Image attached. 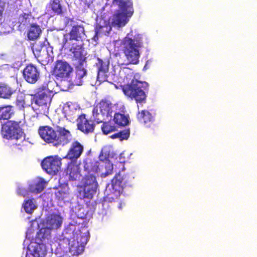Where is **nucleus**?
<instances>
[{"instance_id": "72a5a7b5", "label": "nucleus", "mask_w": 257, "mask_h": 257, "mask_svg": "<svg viewBox=\"0 0 257 257\" xmlns=\"http://www.w3.org/2000/svg\"><path fill=\"white\" fill-rule=\"evenodd\" d=\"M90 200H89V201L86 203V209H84V207H82L83 211L81 212V214H83L81 215L82 219H89L91 217L92 208L90 205L88 204V202H90Z\"/></svg>"}, {"instance_id": "4468645a", "label": "nucleus", "mask_w": 257, "mask_h": 257, "mask_svg": "<svg viewBox=\"0 0 257 257\" xmlns=\"http://www.w3.org/2000/svg\"><path fill=\"white\" fill-rule=\"evenodd\" d=\"M23 76L28 82L33 84L38 80L40 73L36 66L30 64L24 69Z\"/></svg>"}, {"instance_id": "6e6552de", "label": "nucleus", "mask_w": 257, "mask_h": 257, "mask_svg": "<svg viewBox=\"0 0 257 257\" xmlns=\"http://www.w3.org/2000/svg\"><path fill=\"white\" fill-rule=\"evenodd\" d=\"M79 29L80 26L73 27L70 33V39L75 41L70 49L71 58L73 65L78 69L80 66V45L77 39L79 37Z\"/></svg>"}, {"instance_id": "cd10ccee", "label": "nucleus", "mask_w": 257, "mask_h": 257, "mask_svg": "<svg viewBox=\"0 0 257 257\" xmlns=\"http://www.w3.org/2000/svg\"><path fill=\"white\" fill-rule=\"evenodd\" d=\"M68 107L70 110V115L76 114L77 121V128L80 130V121L78 119L80 118V114L79 113L80 107L77 103L71 102L68 104Z\"/></svg>"}, {"instance_id": "423d86ee", "label": "nucleus", "mask_w": 257, "mask_h": 257, "mask_svg": "<svg viewBox=\"0 0 257 257\" xmlns=\"http://www.w3.org/2000/svg\"><path fill=\"white\" fill-rule=\"evenodd\" d=\"M1 134L4 138L11 140L16 145H20L25 139L22 129L16 122L9 121L2 125Z\"/></svg>"}, {"instance_id": "aec40b11", "label": "nucleus", "mask_w": 257, "mask_h": 257, "mask_svg": "<svg viewBox=\"0 0 257 257\" xmlns=\"http://www.w3.org/2000/svg\"><path fill=\"white\" fill-rule=\"evenodd\" d=\"M137 118L140 123L144 124L147 127L150 126L154 120L153 115L147 110L139 111Z\"/></svg>"}, {"instance_id": "b1692460", "label": "nucleus", "mask_w": 257, "mask_h": 257, "mask_svg": "<svg viewBox=\"0 0 257 257\" xmlns=\"http://www.w3.org/2000/svg\"><path fill=\"white\" fill-rule=\"evenodd\" d=\"M94 125L92 120L86 119L84 114H81V132L87 134L93 131Z\"/></svg>"}, {"instance_id": "a878e982", "label": "nucleus", "mask_w": 257, "mask_h": 257, "mask_svg": "<svg viewBox=\"0 0 257 257\" xmlns=\"http://www.w3.org/2000/svg\"><path fill=\"white\" fill-rule=\"evenodd\" d=\"M123 176H122L120 173L116 174L111 180V184L110 188L115 190V191L121 192L123 190Z\"/></svg>"}, {"instance_id": "412c9836", "label": "nucleus", "mask_w": 257, "mask_h": 257, "mask_svg": "<svg viewBox=\"0 0 257 257\" xmlns=\"http://www.w3.org/2000/svg\"><path fill=\"white\" fill-rule=\"evenodd\" d=\"M109 62L108 61H103L98 58L97 62L96 63V66L97 68V78L104 79L106 77V73L109 70Z\"/></svg>"}, {"instance_id": "473e14b6", "label": "nucleus", "mask_w": 257, "mask_h": 257, "mask_svg": "<svg viewBox=\"0 0 257 257\" xmlns=\"http://www.w3.org/2000/svg\"><path fill=\"white\" fill-rule=\"evenodd\" d=\"M101 130L105 135H107L116 130V126L110 121L104 122L101 125Z\"/></svg>"}, {"instance_id": "dca6fc26", "label": "nucleus", "mask_w": 257, "mask_h": 257, "mask_svg": "<svg viewBox=\"0 0 257 257\" xmlns=\"http://www.w3.org/2000/svg\"><path fill=\"white\" fill-rule=\"evenodd\" d=\"M46 184L44 179L37 177L29 182L28 189L32 193L39 194L43 191Z\"/></svg>"}, {"instance_id": "4be33fe9", "label": "nucleus", "mask_w": 257, "mask_h": 257, "mask_svg": "<svg viewBox=\"0 0 257 257\" xmlns=\"http://www.w3.org/2000/svg\"><path fill=\"white\" fill-rule=\"evenodd\" d=\"M101 114L107 118L111 117L112 113V104L106 99H102L98 104Z\"/></svg>"}, {"instance_id": "5701e85b", "label": "nucleus", "mask_w": 257, "mask_h": 257, "mask_svg": "<svg viewBox=\"0 0 257 257\" xmlns=\"http://www.w3.org/2000/svg\"><path fill=\"white\" fill-rule=\"evenodd\" d=\"M41 33L40 26L36 24H32L27 30V37L29 40L34 41L39 38Z\"/></svg>"}, {"instance_id": "ddd939ff", "label": "nucleus", "mask_w": 257, "mask_h": 257, "mask_svg": "<svg viewBox=\"0 0 257 257\" xmlns=\"http://www.w3.org/2000/svg\"><path fill=\"white\" fill-rule=\"evenodd\" d=\"M40 137L48 143H53L55 146L56 138V127L55 129L48 126H42L39 129Z\"/></svg>"}, {"instance_id": "bb28decb", "label": "nucleus", "mask_w": 257, "mask_h": 257, "mask_svg": "<svg viewBox=\"0 0 257 257\" xmlns=\"http://www.w3.org/2000/svg\"><path fill=\"white\" fill-rule=\"evenodd\" d=\"M106 192V194L104 199L105 201L108 202H112L117 201L121 193L110 188L107 189Z\"/></svg>"}, {"instance_id": "2eb2a0df", "label": "nucleus", "mask_w": 257, "mask_h": 257, "mask_svg": "<svg viewBox=\"0 0 257 257\" xmlns=\"http://www.w3.org/2000/svg\"><path fill=\"white\" fill-rule=\"evenodd\" d=\"M71 71L70 66L66 62L58 61L55 65L54 73L56 77L60 78H67Z\"/></svg>"}, {"instance_id": "2f4dec72", "label": "nucleus", "mask_w": 257, "mask_h": 257, "mask_svg": "<svg viewBox=\"0 0 257 257\" xmlns=\"http://www.w3.org/2000/svg\"><path fill=\"white\" fill-rule=\"evenodd\" d=\"M12 92L9 87L4 83H0V97L9 98Z\"/></svg>"}, {"instance_id": "9b49d317", "label": "nucleus", "mask_w": 257, "mask_h": 257, "mask_svg": "<svg viewBox=\"0 0 257 257\" xmlns=\"http://www.w3.org/2000/svg\"><path fill=\"white\" fill-rule=\"evenodd\" d=\"M61 160L56 157H50L44 159L42 162V168L50 175H56L61 168Z\"/></svg>"}, {"instance_id": "49530a36", "label": "nucleus", "mask_w": 257, "mask_h": 257, "mask_svg": "<svg viewBox=\"0 0 257 257\" xmlns=\"http://www.w3.org/2000/svg\"><path fill=\"white\" fill-rule=\"evenodd\" d=\"M76 252H77V254H79V250H78V249L76 251Z\"/></svg>"}, {"instance_id": "7c9ffc66", "label": "nucleus", "mask_w": 257, "mask_h": 257, "mask_svg": "<svg viewBox=\"0 0 257 257\" xmlns=\"http://www.w3.org/2000/svg\"><path fill=\"white\" fill-rule=\"evenodd\" d=\"M12 113V106L7 105L0 107V119H8Z\"/></svg>"}, {"instance_id": "c85d7f7f", "label": "nucleus", "mask_w": 257, "mask_h": 257, "mask_svg": "<svg viewBox=\"0 0 257 257\" xmlns=\"http://www.w3.org/2000/svg\"><path fill=\"white\" fill-rule=\"evenodd\" d=\"M113 121L118 126H124L128 124L129 120L128 117L124 114L120 113H115Z\"/></svg>"}, {"instance_id": "a211bd4d", "label": "nucleus", "mask_w": 257, "mask_h": 257, "mask_svg": "<svg viewBox=\"0 0 257 257\" xmlns=\"http://www.w3.org/2000/svg\"><path fill=\"white\" fill-rule=\"evenodd\" d=\"M33 53L39 62L42 65H45L52 61V56L49 53L48 48L45 46L41 47L40 50L34 48Z\"/></svg>"}, {"instance_id": "c9c22d12", "label": "nucleus", "mask_w": 257, "mask_h": 257, "mask_svg": "<svg viewBox=\"0 0 257 257\" xmlns=\"http://www.w3.org/2000/svg\"><path fill=\"white\" fill-rule=\"evenodd\" d=\"M81 247H84L87 244L90 238V234L86 228H81Z\"/></svg>"}, {"instance_id": "f8f14e48", "label": "nucleus", "mask_w": 257, "mask_h": 257, "mask_svg": "<svg viewBox=\"0 0 257 257\" xmlns=\"http://www.w3.org/2000/svg\"><path fill=\"white\" fill-rule=\"evenodd\" d=\"M72 140V135L68 130L65 127L56 126V138L55 146L65 145Z\"/></svg>"}, {"instance_id": "393cba45", "label": "nucleus", "mask_w": 257, "mask_h": 257, "mask_svg": "<svg viewBox=\"0 0 257 257\" xmlns=\"http://www.w3.org/2000/svg\"><path fill=\"white\" fill-rule=\"evenodd\" d=\"M123 176H122L120 173L116 174L111 180V184L110 188L115 190V191L121 192L123 190Z\"/></svg>"}, {"instance_id": "7ed1b4c3", "label": "nucleus", "mask_w": 257, "mask_h": 257, "mask_svg": "<svg viewBox=\"0 0 257 257\" xmlns=\"http://www.w3.org/2000/svg\"><path fill=\"white\" fill-rule=\"evenodd\" d=\"M112 5L118 7L112 16V25L118 27H123L134 13L132 1L112 0Z\"/></svg>"}, {"instance_id": "1a4fd4ad", "label": "nucleus", "mask_w": 257, "mask_h": 257, "mask_svg": "<svg viewBox=\"0 0 257 257\" xmlns=\"http://www.w3.org/2000/svg\"><path fill=\"white\" fill-rule=\"evenodd\" d=\"M97 183L94 174H88L83 179V197L84 199L91 200L96 192Z\"/></svg>"}, {"instance_id": "09e8293b", "label": "nucleus", "mask_w": 257, "mask_h": 257, "mask_svg": "<svg viewBox=\"0 0 257 257\" xmlns=\"http://www.w3.org/2000/svg\"><path fill=\"white\" fill-rule=\"evenodd\" d=\"M81 153H82V151H83V147L81 146Z\"/></svg>"}, {"instance_id": "79ce46f5", "label": "nucleus", "mask_w": 257, "mask_h": 257, "mask_svg": "<svg viewBox=\"0 0 257 257\" xmlns=\"http://www.w3.org/2000/svg\"><path fill=\"white\" fill-rule=\"evenodd\" d=\"M105 26H99L98 27H96L95 29V34L96 35H99L101 33V30L104 28Z\"/></svg>"}, {"instance_id": "58836bf2", "label": "nucleus", "mask_w": 257, "mask_h": 257, "mask_svg": "<svg viewBox=\"0 0 257 257\" xmlns=\"http://www.w3.org/2000/svg\"><path fill=\"white\" fill-rule=\"evenodd\" d=\"M100 160L102 161L101 164H100L99 163V166L101 167V168H99L100 169L101 175H103L106 176V162L103 161L102 160V159H100Z\"/></svg>"}, {"instance_id": "a19ab883", "label": "nucleus", "mask_w": 257, "mask_h": 257, "mask_svg": "<svg viewBox=\"0 0 257 257\" xmlns=\"http://www.w3.org/2000/svg\"><path fill=\"white\" fill-rule=\"evenodd\" d=\"M5 7V3L3 1H0V20L2 19L3 11Z\"/></svg>"}, {"instance_id": "c756f323", "label": "nucleus", "mask_w": 257, "mask_h": 257, "mask_svg": "<svg viewBox=\"0 0 257 257\" xmlns=\"http://www.w3.org/2000/svg\"><path fill=\"white\" fill-rule=\"evenodd\" d=\"M23 207L26 212L32 214L37 208L36 201L33 199L28 200L23 203Z\"/></svg>"}, {"instance_id": "20e7f679", "label": "nucleus", "mask_w": 257, "mask_h": 257, "mask_svg": "<svg viewBox=\"0 0 257 257\" xmlns=\"http://www.w3.org/2000/svg\"><path fill=\"white\" fill-rule=\"evenodd\" d=\"M52 82L43 85L38 94L34 97L32 103L33 108L38 110L39 113L45 114L48 112L51 100V90L49 86Z\"/></svg>"}, {"instance_id": "e433bc0d", "label": "nucleus", "mask_w": 257, "mask_h": 257, "mask_svg": "<svg viewBox=\"0 0 257 257\" xmlns=\"http://www.w3.org/2000/svg\"><path fill=\"white\" fill-rule=\"evenodd\" d=\"M31 19L32 16L29 13H24L19 17V21L24 25L30 23Z\"/></svg>"}, {"instance_id": "39448f33", "label": "nucleus", "mask_w": 257, "mask_h": 257, "mask_svg": "<svg viewBox=\"0 0 257 257\" xmlns=\"http://www.w3.org/2000/svg\"><path fill=\"white\" fill-rule=\"evenodd\" d=\"M80 156V143L78 141L74 142L71 145L70 149L66 158L71 160V163L68 165L67 173L69 175L72 180L79 178L80 163H76V161Z\"/></svg>"}, {"instance_id": "4c0bfd02", "label": "nucleus", "mask_w": 257, "mask_h": 257, "mask_svg": "<svg viewBox=\"0 0 257 257\" xmlns=\"http://www.w3.org/2000/svg\"><path fill=\"white\" fill-rule=\"evenodd\" d=\"M24 97V95L22 93H20L18 95L17 98V103L19 106H23L25 103Z\"/></svg>"}, {"instance_id": "c03bdc74", "label": "nucleus", "mask_w": 257, "mask_h": 257, "mask_svg": "<svg viewBox=\"0 0 257 257\" xmlns=\"http://www.w3.org/2000/svg\"><path fill=\"white\" fill-rule=\"evenodd\" d=\"M81 71H83V74H81V78H82L83 76L86 75L87 71L86 69H85L84 68H81Z\"/></svg>"}, {"instance_id": "f704fd0d", "label": "nucleus", "mask_w": 257, "mask_h": 257, "mask_svg": "<svg viewBox=\"0 0 257 257\" xmlns=\"http://www.w3.org/2000/svg\"><path fill=\"white\" fill-rule=\"evenodd\" d=\"M50 4L54 12L57 14H60L62 13V7L59 0H53L50 2Z\"/></svg>"}, {"instance_id": "f3484780", "label": "nucleus", "mask_w": 257, "mask_h": 257, "mask_svg": "<svg viewBox=\"0 0 257 257\" xmlns=\"http://www.w3.org/2000/svg\"><path fill=\"white\" fill-rule=\"evenodd\" d=\"M84 170L88 174H95L101 172L99 162L95 160L92 156H89L84 161Z\"/></svg>"}, {"instance_id": "de8ad7c7", "label": "nucleus", "mask_w": 257, "mask_h": 257, "mask_svg": "<svg viewBox=\"0 0 257 257\" xmlns=\"http://www.w3.org/2000/svg\"><path fill=\"white\" fill-rule=\"evenodd\" d=\"M83 250H84V249L83 248H81V254L82 253Z\"/></svg>"}, {"instance_id": "37998d69", "label": "nucleus", "mask_w": 257, "mask_h": 257, "mask_svg": "<svg viewBox=\"0 0 257 257\" xmlns=\"http://www.w3.org/2000/svg\"><path fill=\"white\" fill-rule=\"evenodd\" d=\"M119 134H120V133H116L111 136V138L114 139L116 138H119Z\"/></svg>"}, {"instance_id": "9d476101", "label": "nucleus", "mask_w": 257, "mask_h": 257, "mask_svg": "<svg viewBox=\"0 0 257 257\" xmlns=\"http://www.w3.org/2000/svg\"><path fill=\"white\" fill-rule=\"evenodd\" d=\"M25 253V257H44L46 254V247L43 243L30 240ZM22 257H24L23 255Z\"/></svg>"}, {"instance_id": "6ab92c4d", "label": "nucleus", "mask_w": 257, "mask_h": 257, "mask_svg": "<svg viewBox=\"0 0 257 257\" xmlns=\"http://www.w3.org/2000/svg\"><path fill=\"white\" fill-rule=\"evenodd\" d=\"M62 217L58 214H51L47 216L43 226H46L50 230L56 229L61 225Z\"/></svg>"}, {"instance_id": "f03ea898", "label": "nucleus", "mask_w": 257, "mask_h": 257, "mask_svg": "<svg viewBox=\"0 0 257 257\" xmlns=\"http://www.w3.org/2000/svg\"><path fill=\"white\" fill-rule=\"evenodd\" d=\"M143 46L142 35L137 34L133 38L125 37L122 41V51L128 63L136 65L139 62L140 53L139 48Z\"/></svg>"}, {"instance_id": "f257e3e1", "label": "nucleus", "mask_w": 257, "mask_h": 257, "mask_svg": "<svg viewBox=\"0 0 257 257\" xmlns=\"http://www.w3.org/2000/svg\"><path fill=\"white\" fill-rule=\"evenodd\" d=\"M120 87L123 93L128 99H134L137 103L146 101V91L149 87L147 82L134 78L131 82L121 85Z\"/></svg>"}, {"instance_id": "ea45409f", "label": "nucleus", "mask_w": 257, "mask_h": 257, "mask_svg": "<svg viewBox=\"0 0 257 257\" xmlns=\"http://www.w3.org/2000/svg\"><path fill=\"white\" fill-rule=\"evenodd\" d=\"M118 133H120L119 134V138L121 139H127L129 137V133L127 132H124L122 131L119 132Z\"/></svg>"}, {"instance_id": "a18cd8bd", "label": "nucleus", "mask_w": 257, "mask_h": 257, "mask_svg": "<svg viewBox=\"0 0 257 257\" xmlns=\"http://www.w3.org/2000/svg\"><path fill=\"white\" fill-rule=\"evenodd\" d=\"M85 59L86 58L82 59V57H81V67L83 66L84 65V63H85Z\"/></svg>"}, {"instance_id": "0eeeda50", "label": "nucleus", "mask_w": 257, "mask_h": 257, "mask_svg": "<svg viewBox=\"0 0 257 257\" xmlns=\"http://www.w3.org/2000/svg\"><path fill=\"white\" fill-rule=\"evenodd\" d=\"M32 227L28 229L26 232V239L24 241V243L27 244L29 243V240H35V241L41 242L45 241L48 240L51 236V230L46 226H43L35 234V237L34 238V229L33 227H40L38 222L34 220L32 222Z\"/></svg>"}]
</instances>
